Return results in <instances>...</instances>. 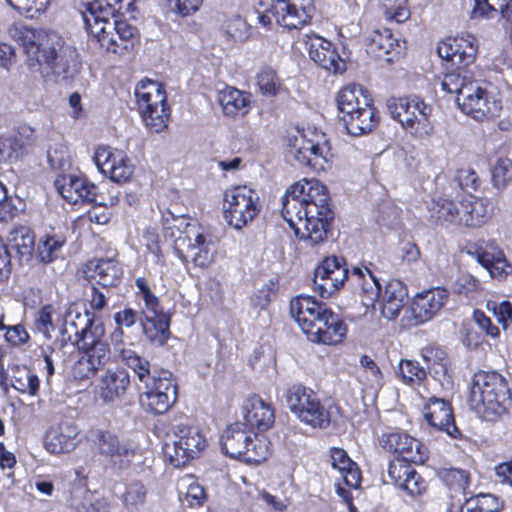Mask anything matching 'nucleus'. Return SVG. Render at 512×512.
<instances>
[{
	"instance_id": "f257e3e1",
	"label": "nucleus",
	"mask_w": 512,
	"mask_h": 512,
	"mask_svg": "<svg viewBox=\"0 0 512 512\" xmlns=\"http://www.w3.org/2000/svg\"><path fill=\"white\" fill-rule=\"evenodd\" d=\"M477 50V39L468 33L445 39L437 47L439 57L455 68L443 76L442 90L457 95V104L465 114L484 121L497 116L501 104L473 81L469 67L475 61Z\"/></svg>"
},
{
	"instance_id": "f03ea898",
	"label": "nucleus",
	"mask_w": 512,
	"mask_h": 512,
	"mask_svg": "<svg viewBox=\"0 0 512 512\" xmlns=\"http://www.w3.org/2000/svg\"><path fill=\"white\" fill-rule=\"evenodd\" d=\"M326 187L317 180H302L291 185L282 201V215L296 236L317 245L327 235L333 213Z\"/></svg>"
},
{
	"instance_id": "7ed1b4c3",
	"label": "nucleus",
	"mask_w": 512,
	"mask_h": 512,
	"mask_svg": "<svg viewBox=\"0 0 512 512\" xmlns=\"http://www.w3.org/2000/svg\"><path fill=\"white\" fill-rule=\"evenodd\" d=\"M12 37L22 46L29 69L44 78L64 80L78 72L77 49L57 32L20 26L13 29Z\"/></svg>"
},
{
	"instance_id": "20e7f679",
	"label": "nucleus",
	"mask_w": 512,
	"mask_h": 512,
	"mask_svg": "<svg viewBox=\"0 0 512 512\" xmlns=\"http://www.w3.org/2000/svg\"><path fill=\"white\" fill-rule=\"evenodd\" d=\"M114 354L144 384L139 403L145 411L164 414L173 406L177 400V383L172 373L161 371L151 375L150 362L134 349L133 343L115 342Z\"/></svg>"
},
{
	"instance_id": "39448f33",
	"label": "nucleus",
	"mask_w": 512,
	"mask_h": 512,
	"mask_svg": "<svg viewBox=\"0 0 512 512\" xmlns=\"http://www.w3.org/2000/svg\"><path fill=\"white\" fill-rule=\"evenodd\" d=\"M290 313L314 343L336 345L346 337V324L325 303L311 296L299 295L292 299Z\"/></svg>"
},
{
	"instance_id": "423d86ee",
	"label": "nucleus",
	"mask_w": 512,
	"mask_h": 512,
	"mask_svg": "<svg viewBox=\"0 0 512 512\" xmlns=\"http://www.w3.org/2000/svg\"><path fill=\"white\" fill-rule=\"evenodd\" d=\"M86 28L107 52L124 55L136 43L135 27L117 19L110 9H103L97 3H90L83 12Z\"/></svg>"
},
{
	"instance_id": "0eeeda50",
	"label": "nucleus",
	"mask_w": 512,
	"mask_h": 512,
	"mask_svg": "<svg viewBox=\"0 0 512 512\" xmlns=\"http://www.w3.org/2000/svg\"><path fill=\"white\" fill-rule=\"evenodd\" d=\"M352 276L360 285V298L365 307H375L378 302L384 318L394 320L399 316L408 297V289L403 282L390 280L382 290L378 279L367 267H355Z\"/></svg>"
},
{
	"instance_id": "6e6552de",
	"label": "nucleus",
	"mask_w": 512,
	"mask_h": 512,
	"mask_svg": "<svg viewBox=\"0 0 512 512\" xmlns=\"http://www.w3.org/2000/svg\"><path fill=\"white\" fill-rule=\"evenodd\" d=\"M336 100L348 134L362 136L376 128L379 115L367 90L359 85H348L338 92Z\"/></svg>"
},
{
	"instance_id": "1a4fd4ad",
	"label": "nucleus",
	"mask_w": 512,
	"mask_h": 512,
	"mask_svg": "<svg viewBox=\"0 0 512 512\" xmlns=\"http://www.w3.org/2000/svg\"><path fill=\"white\" fill-rule=\"evenodd\" d=\"M221 448L231 458L250 464H259L270 454L267 438L247 430L245 424L240 422L225 429L221 436Z\"/></svg>"
},
{
	"instance_id": "9d476101",
	"label": "nucleus",
	"mask_w": 512,
	"mask_h": 512,
	"mask_svg": "<svg viewBox=\"0 0 512 512\" xmlns=\"http://www.w3.org/2000/svg\"><path fill=\"white\" fill-rule=\"evenodd\" d=\"M134 94L145 126L153 133L164 131L170 117V108L163 85L144 79L138 82Z\"/></svg>"
},
{
	"instance_id": "9b49d317",
	"label": "nucleus",
	"mask_w": 512,
	"mask_h": 512,
	"mask_svg": "<svg viewBox=\"0 0 512 512\" xmlns=\"http://www.w3.org/2000/svg\"><path fill=\"white\" fill-rule=\"evenodd\" d=\"M510 399L506 379L495 371H479L474 374L470 401L475 408L483 407L492 415H501Z\"/></svg>"
},
{
	"instance_id": "f8f14e48",
	"label": "nucleus",
	"mask_w": 512,
	"mask_h": 512,
	"mask_svg": "<svg viewBox=\"0 0 512 512\" xmlns=\"http://www.w3.org/2000/svg\"><path fill=\"white\" fill-rule=\"evenodd\" d=\"M285 401L290 412L303 424L325 429L331 416L317 393L302 384H293L285 392Z\"/></svg>"
},
{
	"instance_id": "ddd939ff",
	"label": "nucleus",
	"mask_w": 512,
	"mask_h": 512,
	"mask_svg": "<svg viewBox=\"0 0 512 512\" xmlns=\"http://www.w3.org/2000/svg\"><path fill=\"white\" fill-rule=\"evenodd\" d=\"M393 119L416 137H427L432 132L430 117L433 108L416 95L391 98L387 102Z\"/></svg>"
},
{
	"instance_id": "4468645a",
	"label": "nucleus",
	"mask_w": 512,
	"mask_h": 512,
	"mask_svg": "<svg viewBox=\"0 0 512 512\" xmlns=\"http://www.w3.org/2000/svg\"><path fill=\"white\" fill-rule=\"evenodd\" d=\"M288 154L299 165L314 170H325L332 158L331 148L324 134L314 130L296 131L288 139Z\"/></svg>"
},
{
	"instance_id": "2eb2a0df",
	"label": "nucleus",
	"mask_w": 512,
	"mask_h": 512,
	"mask_svg": "<svg viewBox=\"0 0 512 512\" xmlns=\"http://www.w3.org/2000/svg\"><path fill=\"white\" fill-rule=\"evenodd\" d=\"M80 357L73 371L75 377L88 379L111 360V350L105 339V328L97 327L90 334L78 339Z\"/></svg>"
},
{
	"instance_id": "dca6fc26",
	"label": "nucleus",
	"mask_w": 512,
	"mask_h": 512,
	"mask_svg": "<svg viewBox=\"0 0 512 512\" xmlns=\"http://www.w3.org/2000/svg\"><path fill=\"white\" fill-rule=\"evenodd\" d=\"M135 283L144 302L141 319L143 333L153 345L163 346L170 337V318L163 312L159 299L152 293L147 280L139 277Z\"/></svg>"
},
{
	"instance_id": "f3484780",
	"label": "nucleus",
	"mask_w": 512,
	"mask_h": 512,
	"mask_svg": "<svg viewBox=\"0 0 512 512\" xmlns=\"http://www.w3.org/2000/svg\"><path fill=\"white\" fill-rule=\"evenodd\" d=\"M172 444H166L164 453L175 467L185 466L198 457L205 449L207 441L200 429L188 422L172 426Z\"/></svg>"
},
{
	"instance_id": "a211bd4d",
	"label": "nucleus",
	"mask_w": 512,
	"mask_h": 512,
	"mask_svg": "<svg viewBox=\"0 0 512 512\" xmlns=\"http://www.w3.org/2000/svg\"><path fill=\"white\" fill-rule=\"evenodd\" d=\"M89 439L95 452L103 459L109 469L121 472L131 465L135 457V450L130 443L122 440L112 430L105 428L92 429L89 432Z\"/></svg>"
},
{
	"instance_id": "6ab92c4d",
	"label": "nucleus",
	"mask_w": 512,
	"mask_h": 512,
	"mask_svg": "<svg viewBox=\"0 0 512 512\" xmlns=\"http://www.w3.org/2000/svg\"><path fill=\"white\" fill-rule=\"evenodd\" d=\"M174 248L182 261H191L200 268L208 267L216 255L213 237L191 224H185V231L175 238Z\"/></svg>"
},
{
	"instance_id": "aec40b11",
	"label": "nucleus",
	"mask_w": 512,
	"mask_h": 512,
	"mask_svg": "<svg viewBox=\"0 0 512 512\" xmlns=\"http://www.w3.org/2000/svg\"><path fill=\"white\" fill-rule=\"evenodd\" d=\"M223 208L227 223L240 230L259 212V196L245 185L235 186L225 191Z\"/></svg>"
},
{
	"instance_id": "412c9836",
	"label": "nucleus",
	"mask_w": 512,
	"mask_h": 512,
	"mask_svg": "<svg viewBox=\"0 0 512 512\" xmlns=\"http://www.w3.org/2000/svg\"><path fill=\"white\" fill-rule=\"evenodd\" d=\"M347 276L348 269L342 258L336 256L327 257L315 269L313 279L314 290L322 298H328L343 286Z\"/></svg>"
},
{
	"instance_id": "4be33fe9",
	"label": "nucleus",
	"mask_w": 512,
	"mask_h": 512,
	"mask_svg": "<svg viewBox=\"0 0 512 512\" xmlns=\"http://www.w3.org/2000/svg\"><path fill=\"white\" fill-rule=\"evenodd\" d=\"M94 160L100 171L114 182H126L133 175V165L123 151L100 146L95 151Z\"/></svg>"
},
{
	"instance_id": "5701e85b",
	"label": "nucleus",
	"mask_w": 512,
	"mask_h": 512,
	"mask_svg": "<svg viewBox=\"0 0 512 512\" xmlns=\"http://www.w3.org/2000/svg\"><path fill=\"white\" fill-rule=\"evenodd\" d=\"M383 449L402 456L401 461L422 464L427 458L426 447L416 438L410 435L394 431L383 434L380 438Z\"/></svg>"
},
{
	"instance_id": "b1692460",
	"label": "nucleus",
	"mask_w": 512,
	"mask_h": 512,
	"mask_svg": "<svg viewBox=\"0 0 512 512\" xmlns=\"http://www.w3.org/2000/svg\"><path fill=\"white\" fill-rule=\"evenodd\" d=\"M303 41L310 58L320 67L333 73H342L346 70V62L339 56L330 41L314 34H305Z\"/></svg>"
},
{
	"instance_id": "393cba45",
	"label": "nucleus",
	"mask_w": 512,
	"mask_h": 512,
	"mask_svg": "<svg viewBox=\"0 0 512 512\" xmlns=\"http://www.w3.org/2000/svg\"><path fill=\"white\" fill-rule=\"evenodd\" d=\"M449 299V292L444 288H432L415 295L411 312L415 324L425 323L434 318Z\"/></svg>"
},
{
	"instance_id": "a878e982",
	"label": "nucleus",
	"mask_w": 512,
	"mask_h": 512,
	"mask_svg": "<svg viewBox=\"0 0 512 512\" xmlns=\"http://www.w3.org/2000/svg\"><path fill=\"white\" fill-rule=\"evenodd\" d=\"M55 187L72 204L92 203L96 200L97 187L85 177L59 175L55 179Z\"/></svg>"
},
{
	"instance_id": "bb28decb",
	"label": "nucleus",
	"mask_w": 512,
	"mask_h": 512,
	"mask_svg": "<svg viewBox=\"0 0 512 512\" xmlns=\"http://www.w3.org/2000/svg\"><path fill=\"white\" fill-rule=\"evenodd\" d=\"M130 386V375L121 367L107 369L98 379L96 386L99 398L105 403L122 399Z\"/></svg>"
},
{
	"instance_id": "cd10ccee",
	"label": "nucleus",
	"mask_w": 512,
	"mask_h": 512,
	"mask_svg": "<svg viewBox=\"0 0 512 512\" xmlns=\"http://www.w3.org/2000/svg\"><path fill=\"white\" fill-rule=\"evenodd\" d=\"M424 417L430 426L446 432L452 438H458L460 431L455 425L454 415L449 402L440 398H430L424 409Z\"/></svg>"
},
{
	"instance_id": "c85d7f7f",
	"label": "nucleus",
	"mask_w": 512,
	"mask_h": 512,
	"mask_svg": "<svg viewBox=\"0 0 512 512\" xmlns=\"http://www.w3.org/2000/svg\"><path fill=\"white\" fill-rule=\"evenodd\" d=\"M245 426L264 432L270 429L275 422V412L270 403L265 402L261 397L254 395L249 397L244 405Z\"/></svg>"
},
{
	"instance_id": "c756f323",
	"label": "nucleus",
	"mask_w": 512,
	"mask_h": 512,
	"mask_svg": "<svg viewBox=\"0 0 512 512\" xmlns=\"http://www.w3.org/2000/svg\"><path fill=\"white\" fill-rule=\"evenodd\" d=\"M388 476L396 487L411 496L420 495L426 489L425 481L415 469L399 459L390 462Z\"/></svg>"
},
{
	"instance_id": "7c9ffc66",
	"label": "nucleus",
	"mask_w": 512,
	"mask_h": 512,
	"mask_svg": "<svg viewBox=\"0 0 512 512\" xmlns=\"http://www.w3.org/2000/svg\"><path fill=\"white\" fill-rule=\"evenodd\" d=\"M97 327H104V325L101 322H95L88 311L82 312L78 307L72 305L64 314L62 334L67 335L68 339L75 336V340L78 342L79 338L90 334Z\"/></svg>"
},
{
	"instance_id": "2f4dec72",
	"label": "nucleus",
	"mask_w": 512,
	"mask_h": 512,
	"mask_svg": "<svg viewBox=\"0 0 512 512\" xmlns=\"http://www.w3.org/2000/svg\"><path fill=\"white\" fill-rule=\"evenodd\" d=\"M224 116L235 119L246 116L252 108L251 94L235 87L227 86L217 95Z\"/></svg>"
},
{
	"instance_id": "473e14b6",
	"label": "nucleus",
	"mask_w": 512,
	"mask_h": 512,
	"mask_svg": "<svg viewBox=\"0 0 512 512\" xmlns=\"http://www.w3.org/2000/svg\"><path fill=\"white\" fill-rule=\"evenodd\" d=\"M77 426L70 422H63L50 428L45 437V448L53 454L67 453L77 445Z\"/></svg>"
},
{
	"instance_id": "72a5a7b5",
	"label": "nucleus",
	"mask_w": 512,
	"mask_h": 512,
	"mask_svg": "<svg viewBox=\"0 0 512 512\" xmlns=\"http://www.w3.org/2000/svg\"><path fill=\"white\" fill-rule=\"evenodd\" d=\"M476 254L477 261L489 271L491 277L504 279L512 273V266L495 243L490 242L485 247H480Z\"/></svg>"
},
{
	"instance_id": "f704fd0d",
	"label": "nucleus",
	"mask_w": 512,
	"mask_h": 512,
	"mask_svg": "<svg viewBox=\"0 0 512 512\" xmlns=\"http://www.w3.org/2000/svg\"><path fill=\"white\" fill-rule=\"evenodd\" d=\"M84 274L87 279L108 287L114 286L119 281L122 268L114 259H94L85 265Z\"/></svg>"
},
{
	"instance_id": "c9c22d12",
	"label": "nucleus",
	"mask_w": 512,
	"mask_h": 512,
	"mask_svg": "<svg viewBox=\"0 0 512 512\" xmlns=\"http://www.w3.org/2000/svg\"><path fill=\"white\" fill-rule=\"evenodd\" d=\"M460 206V225L472 228L480 227L490 217L489 201L487 199L468 195L463 198Z\"/></svg>"
},
{
	"instance_id": "e433bc0d",
	"label": "nucleus",
	"mask_w": 512,
	"mask_h": 512,
	"mask_svg": "<svg viewBox=\"0 0 512 512\" xmlns=\"http://www.w3.org/2000/svg\"><path fill=\"white\" fill-rule=\"evenodd\" d=\"M272 10L277 23L288 29L301 28L311 19L305 8H298L288 0H275Z\"/></svg>"
},
{
	"instance_id": "4c0bfd02",
	"label": "nucleus",
	"mask_w": 512,
	"mask_h": 512,
	"mask_svg": "<svg viewBox=\"0 0 512 512\" xmlns=\"http://www.w3.org/2000/svg\"><path fill=\"white\" fill-rule=\"evenodd\" d=\"M330 454L333 468L340 472L346 485L358 488L361 483V474L357 464L349 458L344 449L332 448Z\"/></svg>"
},
{
	"instance_id": "58836bf2",
	"label": "nucleus",
	"mask_w": 512,
	"mask_h": 512,
	"mask_svg": "<svg viewBox=\"0 0 512 512\" xmlns=\"http://www.w3.org/2000/svg\"><path fill=\"white\" fill-rule=\"evenodd\" d=\"M400 43L396 39L391 30L383 29L374 31L367 45L368 53L376 58H383L392 53L400 52Z\"/></svg>"
},
{
	"instance_id": "ea45409f",
	"label": "nucleus",
	"mask_w": 512,
	"mask_h": 512,
	"mask_svg": "<svg viewBox=\"0 0 512 512\" xmlns=\"http://www.w3.org/2000/svg\"><path fill=\"white\" fill-rule=\"evenodd\" d=\"M429 212L436 222L460 225L461 209L446 195L434 199Z\"/></svg>"
},
{
	"instance_id": "a19ab883",
	"label": "nucleus",
	"mask_w": 512,
	"mask_h": 512,
	"mask_svg": "<svg viewBox=\"0 0 512 512\" xmlns=\"http://www.w3.org/2000/svg\"><path fill=\"white\" fill-rule=\"evenodd\" d=\"M9 244L21 260L28 261L33 253L35 237L28 227L20 226L13 229L8 237Z\"/></svg>"
},
{
	"instance_id": "79ce46f5",
	"label": "nucleus",
	"mask_w": 512,
	"mask_h": 512,
	"mask_svg": "<svg viewBox=\"0 0 512 512\" xmlns=\"http://www.w3.org/2000/svg\"><path fill=\"white\" fill-rule=\"evenodd\" d=\"M11 385L21 393L34 396L39 390V379L26 366L15 365L12 367Z\"/></svg>"
},
{
	"instance_id": "37998d69",
	"label": "nucleus",
	"mask_w": 512,
	"mask_h": 512,
	"mask_svg": "<svg viewBox=\"0 0 512 512\" xmlns=\"http://www.w3.org/2000/svg\"><path fill=\"white\" fill-rule=\"evenodd\" d=\"M256 84L259 92L266 97H277L287 92L276 71L263 68L256 75Z\"/></svg>"
},
{
	"instance_id": "c03bdc74",
	"label": "nucleus",
	"mask_w": 512,
	"mask_h": 512,
	"mask_svg": "<svg viewBox=\"0 0 512 512\" xmlns=\"http://www.w3.org/2000/svg\"><path fill=\"white\" fill-rule=\"evenodd\" d=\"M179 495L181 501L190 507L201 506L206 500L204 488L190 475H187L180 480Z\"/></svg>"
},
{
	"instance_id": "a18cd8bd",
	"label": "nucleus",
	"mask_w": 512,
	"mask_h": 512,
	"mask_svg": "<svg viewBox=\"0 0 512 512\" xmlns=\"http://www.w3.org/2000/svg\"><path fill=\"white\" fill-rule=\"evenodd\" d=\"M475 16L493 17L500 12L502 17L512 23V0H475Z\"/></svg>"
},
{
	"instance_id": "49530a36",
	"label": "nucleus",
	"mask_w": 512,
	"mask_h": 512,
	"mask_svg": "<svg viewBox=\"0 0 512 512\" xmlns=\"http://www.w3.org/2000/svg\"><path fill=\"white\" fill-rule=\"evenodd\" d=\"M502 507L500 500L489 493L478 494L467 499L461 512H499Z\"/></svg>"
},
{
	"instance_id": "de8ad7c7",
	"label": "nucleus",
	"mask_w": 512,
	"mask_h": 512,
	"mask_svg": "<svg viewBox=\"0 0 512 512\" xmlns=\"http://www.w3.org/2000/svg\"><path fill=\"white\" fill-rule=\"evenodd\" d=\"M398 376L402 382L409 386L420 385L427 377L425 368L417 361L404 359L399 362Z\"/></svg>"
},
{
	"instance_id": "09e8293b",
	"label": "nucleus",
	"mask_w": 512,
	"mask_h": 512,
	"mask_svg": "<svg viewBox=\"0 0 512 512\" xmlns=\"http://www.w3.org/2000/svg\"><path fill=\"white\" fill-rule=\"evenodd\" d=\"M421 356L435 375H446L449 365L446 351L439 347L427 346L421 350Z\"/></svg>"
},
{
	"instance_id": "8fccbe9b",
	"label": "nucleus",
	"mask_w": 512,
	"mask_h": 512,
	"mask_svg": "<svg viewBox=\"0 0 512 512\" xmlns=\"http://www.w3.org/2000/svg\"><path fill=\"white\" fill-rule=\"evenodd\" d=\"M441 480L453 491L464 492L470 483V474L459 468H445L439 472Z\"/></svg>"
},
{
	"instance_id": "3c124183",
	"label": "nucleus",
	"mask_w": 512,
	"mask_h": 512,
	"mask_svg": "<svg viewBox=\"0 0 512 512\" xmlns=\"http://www.w3.org/2000/svg\"><path fill=\"white\" fill-rule=\"evenodd\" d=\"M63 245L64 240L59 237H46L39 242L36 257L42 263H50L60 256Z\"/></svg>"
},
{
	"instance_id": "603ef678",
	"label": "nucleus",
	"mask_w": 512,
	"mask_h": 512,
	"mask_svg": "<svg viewBox=\"0 0 512 512\" xmlns=\"http://www.w3.org/2000/svg\"><path fill=\"white\" fill-rule=\"evenodd\" d=\"M147 490L143 483L139 481L127 485L122 495V501L129 510H138L146 501Z\"/></svg>"
},
{
	"instance_id": "864d4df0",
	"label": "nucleus",
	"mask_w": 512,
	"mask_h": 512,
	"mask_svg": "<svg viewBox=\"0 0 512 512\" xmlns=\"http://www.w3.org/2000/svg\"><path fill=\"white\" fill-rule=\"evenodd\" d=\"M8 5L20 14L29 18L37 17L44 13L50 4V0H5Z\"/></svg>"
},
{
	"instance_id": "5fc2aeb1",
	"label": "nucleus",
	"mask_w": 512,
	"mask_h": 512,
	"mask_svg": "<svg viewBox=\"0 0 512 512\" xmlns=\"http://www.w3.org/2000/svg\"><path fill=\"white\" fill-rule=\"evenodd\" d=\"M47 160L53 169L65 170L70 166L68 147L63 142L51 144L47 150Z\"/></svg>"
},
{
	"instance_id": "6e6d98bb",
	"label": "nucleus",
	"mask_w": 512,
	"mask_h": 512,
	"mask_svg": "<svg viewBox=\"0 0 512 512\" xmlns=\"http://www.w3.org/2000/svg\"><path fill=\"white\" fill-rule=\"evenodd\" d=\"M512 180V160L499 158L492 168L493 185L502 189Z\"/></svg>"
},
{
	"instance_id": "4d7b16f0",
	"label": "nucleus",
	"mask_w": 512,
	"mask_h": 512,
	"mask_svg": "<svg viewBox=\"0 0 512 512\" xmlns=\"http://www.w3.org/2000/svg\"><path fill=\"white\" fill-rule=\"evenodd\" d=\"M407 1L408 0H380V3L388 18L395 20L397 23H403L410 17Z\"/></svg>"
},
{
	"instance_id": "13d9d810",
	"label": "nucleus",
	"mask_w": 512,
	"mask_h": 512,
	"mask_svg": "<svg viewBox=\"0 0 512 512\" xmlns=\"http://www.w3.org/2000/svg\"><path fill=\"white\" fill-rule=\"evenodd\" d=\"M360 365L373 390L378 391L383 385V374L377 363L368 355L360 358Z\"/></svg>"
},
{
	"instance_id": "bf43d9fd",
	"label": "nucleus",
	"mask_w": 512,
	"mask_h": 512,
	"mask_svg": "<svg viewBox=\"0 0 512 512\" xmlns=\"http://www.w3.org/2000/svg\"><path fill=\"white\" fill-rule=\"evenodd\" d=\"M223 29L225 33L235 41L245 39L248 34V25L246 21L239 16L226 21Z\"/></svg>"
},
{
	"instance_id": "052dcab7",
	"label": "nucleus",
	"mask_w": 512,
	"mask_h": 512,
	"mask_svg": "<svg viewBox=\"0 0 512 512\" xmlns=\"http://www.w3.org/2000/svg\"><path fill=\"white\" fill-rule=\"evenodd\" d=\"M35 327L47 339L51 338V332L54 330V325L52 322V308L50 305H46L39 310L35 320Z\"/></svg>"
},
{
	"instance_id": "680f3d73",
	"label": "nucleus",
	"mask_w": 512,
	"mask_h": 512,
	"mask_svg": "<svg viewBox=\"0 0 512 512\" xmlns=\"http://www.w3.org/2000/svg\"><path fill=\"white\" fill-rule=\"evenodd\" d=\"M487 308L493 312L498 322L506 329L512 321V305L508 301L501 303L488 302Z\"/></svg>"
},
{
	"instance_id": "e2e57ef3",
	"label": "nucleus",
	"mask_w": 512,
	"mask_h": 512,
	"mask_svg": "<svg viewBox=\"0 0 512 512\" xmlns=\"http://www.w3.org/2000/svg\"><path fill=\"white\" fill-rule=\"evenodd\" d=\"M138 319V314L135 310L131 308H125L122 311L117 312L114 315L115 323L118 326V329L114 332L113 338L122 337L123 331L122 327L130 328L132 327Z\"/></svg>"
},
{
	"instance_id": "0e129e2a",
	"label": "nucleus",
	"mask_w": 512,
	"mask_h": 512,
	"mask_svg": "<svg viewBox=\"0 0 512 512\" xmlns=\"http://www.w3.org/2000/svg\"><path fill=\"white\" fill-rule=\"evenodd\" d=\"M456 180L459 186L465 190L476 191L480 186L477 173L470 168H462L457 171Z\"/></svg>"
},
{
	"instance_id": "69168bd1",
	"label": "nucleus",
	"mask_w": 512,
	"mask_h": 512,
	"mask_svg": "<svg viewBox=\"0 0 512 512\" xmlns=\"http://www.w3.org/2000/svg\"><path fill=\"white\" fill-rule=\"evenodd\" d=\"M473 320L479 329L485 332L486 335L496 338L499 336V329L494 325L489 317L481 310H475L473 313Z\"/></svg>"
},
{
	"instance_id": "338daca9",
	"label": "nucleus",
	"mask_w": 512,
	"mask_h": 512,
	"mask_svg": "<svg viewBox=\"0 0 512 512\" xmlns=\"http://www.w3.org/2000/svg\"><path fill=\"white\" fill-rule=\"evenodd\" d=\"M203 4V0H174V10L181 17L196 13Z\"/></svg>"
},
{
	"instance_id": "774afa93",
	"label": "nucleus",
	"mask_w": 512,
	"mask_h": 512,
	"mask_svg": "<svg viewBox=\"0 0 512 512\" xmlns=\"http://www.w3.org/2000/svg\"><path fill=\"white\" fill-rule=\"evenodd\" d=\"M6 340L12 345H21L28 341L29 334L22 325H14L7 328Z\"/></svg>"
}]
</instances>
